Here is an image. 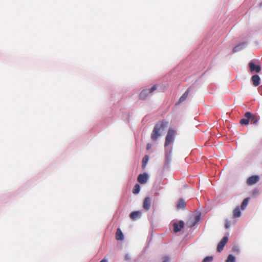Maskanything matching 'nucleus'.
Here are the masks:
<instances>
[{
    "label": "nucleus",
    "instance_id": "f257e3e1",
    "mask_svg": "<svg viewBox=\"0 0 262 262\" xmlns=\"http://www.w3.org/2000/svg\"><path fill=\"white\" fill-rule=\"evenodd\" d=\"M168 123L164 121L158 122L155 126L151 134V139L153 141H156L161 136V131L164 130Z\"/></svg>",
    "mask_w": 262,
    "mask_h": 262
},
{
    "label": "nucleus",
    "instance_id": "f03ea898",
    "mask_svg": "<svg viewBox=\"0 0 262 262\" xmlns=\"http://www.w3.org/2000/svg\"><path fill=\"white\" fill-rule=\"evenodd\" d=\"M177 135V132L175 130L170 129L167 132V134L165 138V142L164 146L165 147L168 146L174 142V137Z\"/></svg>",
    "mask_w": 262,
    "mask_h": 262
},
{
    "label": "nucleus",
    "instance_id": "7ed1b4c3",
    "mask_svg": "<svg viewBox=\"0 0 262 262\" xmlns=\"http://www.w3.org/2000/svg\"><path fill=\"white\" fill-rule=\"evenodd\" d=\"M157 86L156 85H155L152 86V88L150 89L143 90L140 93V94L139 96L140 98L142 100L145 99L147 97L148 95L149 94H150L151 93H152V92H154V91H155L157 89Z\"/></svg>",
    "mask_w": 262,
    "mask_h": 262
},
{
    "label": "nucleus",
    "instance_id": "20e7f679",
    "mask_svg": "<svg viewBox=\"0 0 262 262\" xmlns=\"http://www.w3.org/2000/svg\"><path fill=\"white\" fill-rule=\"evenodd\" d=\"M259 180L258 176L254 175L250 177L247 180V184L248 185H252L256 184Z\"/></svg>",
    "mask_w": 262,
    "mask_h": 262
},
{
    "label": "nucleus",
    "instance_id": "39448f33",
    "mask_svg": "<svg viewBox=\"0 0 262 262\" xmlns=\"http://www.w3.org/2000/svg\"><path fill=\"white\" fill-rule=\"evenodd\" d=\"M173 231L175 233L180 232L184 226V223L182 221H179L178 223H174L173 225Z\"/></svg>",
    "mask_w": 262,
    "mask_h": 262
},
{
    "label": "nucleus",
    "instance_id": "423d86ee",
    "mask_svg": "<svg viewBox=\"0 0 262 262\" xmlns=\"http://www.w3.org/2000/svg\"><path fill=\"white\" fill-rule=\"evenodd\" d=\"M228 241L227 236L224 237L222 239L220 242L217 246V250L218 252H221L223 250L225 245L226 244Z\"/></svg>",
    "mask_w": 262,
    "mask_h": 262
},
{
    "label": "nucleus",
    "instance_id": "0eeeda50",
    "mask_svg": "<svg viewBox=\"0 0 262 262\" xmlns=\"http://www.w3.org/2000/svg\"><path fill=\"white\" fill-rule=\"evenodd\" d=\"M200 217L199 215H196L194 219H190L187 222V225L191 228L193 227L197 222L199 221Z\"/></svg>",
    "mask_w": 262,
    "mask_h": 262
},
{
    "label": "nucleus",
    "instance_id": "6e6552de",
    "mask_svg": "<svg viewBox=\"0 0 262 262\" xmlns=\"http://www.w3.org/2000/svg\"><path fill=\"white\" fill-rule=\"evenodd\" d=\"M244 117L245 118H242L241 119L240 123L242 125H247L250 122L251 113L250 112H246L244 115Z\"/></svg>",
    "mask_w": 262,
    "mask_h": 262
},
{
    "label": "nucleus",
    "instance_id": "1a4fd4ad",
    "mask_svg": "<svg viewBox=\"0 0 262 262\" xmlns=\"http://www.w3.org/2000/svg\"><path fill=\"white\" fill-rule=\"evenodd\" d=\"M148 180V175L146 173L140 174L137 178L138 181L142 184H145Z\"/></svg>",
    "mask_w": 262,
    "mask_h": 262
},
{
    "label": "nucleus",
    "instance_id": "9d476101",
    "mask_svg": "<svg viewBox=\"0 0 262 262\" xmlns=\"http://www.w3.org/2000/svg\"><path fill=\"white\" fill-rule=\"evenodd\" d=\"M249 66L251 72H255L259 73L260 71L261 68L259 65H255L253 62H250L249 63Z\"/></svg>",
    "mask_w": 262,
    "mask_h": 262
},
{
    "label": "nucleus",
    "instance_id": "9b49d317",
    "mask_svg": "<svg viewBox=\"0 0 262 262\" xmlns=\"http://www.w3.org/2000/svg\"><path fill=\"white\" fill-rule=\"evenodd\" d=\"M141 216V212L140 211H135L130 213L129 217L132 220H136Z\"/></svg>",
    "mask_w": 262,
    "mask_h": 262
},
{
    "label": "nucleus",
    "instance_id": "f8f14e48",
    "mask_svg": "<svg viewBox=\"0 0 262 262\" xmlns=\"http://www.w3.org/2000/svg\"><path fill=\"white\" fill-rule=\"evenodd\" d=\"M150 206L151 201L150 198L149 197L145 198L143 202V208L146 210H148L150 207Z\"/></svg>",
    "mask_w": 262,
    "mask_h": 262
},
{
    "label": "nucleus",
    "instance_id": "ddd939ff",
    "mask_svg": "<svg viewBox=\"0 0 262 262\" xmlns=\"http://www.w3.org/2000/svg\"><path fill=\"white\" fill-rule=\"evenodd\" d=\"M251 80L253 84L255 86H258L260 84V77L258 75H254L252 76Z\"/></svg>",
    "mask_w": 262,
    "mask_h": 262
},
{
    "label": "nucleus",
    "instance_id": "4468645a",
    "mask_svg": "<svg viewBox=\"0 0 262 262\" xmlns=\"http://www.w3.org/2000/svg\"><path fill=\"white\" fill-rule=\"evenodd\" d=\"M116 239L117 241H122L124 239V235L121 229L118 228L116 233Z\"/></svg>",
    "mask_w": 262,
    "mask_h": 262
},
{
    "label": "nucleus",
    "instance_id": "2eb2a0df",
    "mask_svg": "<svg viewBox=\"0 0 262 262\" xmlns=\"http://www.w3.org/2000/svg\"><path fill=\"white\" fill-rule=\"evenodd\" d=\"M186 206V203L184 201V200L181 199L179 200L178 204L177 205V208L178 209H181L185 208Z\"/></svg>",
    "mask_w": 262,
    "mask_h": 262
},
{
    "label": "nucleus",
    "instance_id": "dca6fc26",
    "mask_svg": "<svg viewBox=\"0 0 262 262\" xmlns=\"http://www.w3.org/2000/svg\"><path fill=\"white\" fill-rule=\"evenodd\" d=\"M259 120V118L255 115H253L251 113V117L250 118V121L251 123L254 124H257Z\"/></svg>",
    "mask_w": 262,
    "mask_h": 262
},
{
    "label": "nucleus",
    "instance_id": "f3484780",
    "mask_svg": "<svg viewBox=\"0 0 262 262\" xmlns=\"http://www.w3.org/2000/svg\"><path fill=\"white\" fill-rule=\"evenodd\" d=\"M189 93V89H188L183 94V95L180 98L179 100V103H181L183 101H184L187 98L188 95Z\"/></svg>",
    "mask_w": 262,
    "mask_h": 262
},
{
    "label": "nucleus",
    "instance_id": "a211bd4d",
    "mask_svg": "<svg viewBox=\"0 0 262 262\" xmlns=\"http://www.w3.org/2000/svg\"><path fill=\"white\" fill-rule=\"evenodd\" d=\"M241 215V212L240 211V209L239 207H236L233 211V216L234 217L236 218L239 217Z\"/></svg>",
    "mask_w": 262,
    "mask_h": 262
},
{
    "label": "nucleus",
    "instance_id": "6ab92c4d",
    "mask_svg": "<svg viewBox=\"0 0 262 262\" xmlns=\"http://www.w3.org/2000/svg\"><path fill=\"white\" fill-rule=\"evenodd\" d=\"M249 201V198H246V199H245L244 200V201H243V202L241 204V208L242 210H244L246 208V207L248 205Z\"/></svg>",
    "mask_w": 262,
    "mask_h": 262
},
{
    "label": "nucleus",
    "instance_id": "aec40b11",
    "mask_svg": "<svg viewBox=\"0 0 262 262\" xmlns=\"http://www.w3.org/2000/svg\"><path fill=\"white\" fill-rule=\"evenodd\" d=\"M140 190V186L139 184H136L133 189V193L134 194H138Z\"/></svg>",
    "mask_w": 262,
    "mask_h": 262
},
{
    "label": "nucleus",
    "instance_id": "412c9836",
    "mask_svg": "<svg viewBox=\"0 0 262 262\" xmlns=\"http://www.w3.org/2000/svg\"><path fill=\"white\" fill-rule=\"evenodd\" d=\"M235 257L233 255L230 254L228 255L227 259L226 260V262H235Z\"/></svg>",
    "mask_w": 262,
    "mask_h": 262
},
{
    "label": "nucleus",
    "instance_id": "4be33fe9",
    "mask_svg": "<svg viewBox=\"0 0 262 262\" xmlns=\"http://www.w3.org/2000/svg\"><path fill=\"white\" fill-rule=\"evenodd\" d=\"M148 161V157L147 156H145L142 160V166L143 167L146 166Z\"/></svg>",
    "mask_w": 262,
    "mask_h": 262
},
{
    "label": "nucleus",
    "instance_id": "5701e85b",
    "mask_svg": "<svg viewBox=\"0 0 262 262\" xmlns=\"http://www.w3.org/2000/svg\"><path fill=\"white\" fill-rule=\"evenodd\" d=\"M213 259V257L212 256H206L203 259V262H212Z\"/></svg>",
    "mask_w": 262,
    "mask_h": 262
},
{
    "label": "nucleus",
    "instance_id": "b1692460",
    "mask_svg": "<svg viewBox=\"0 0 262 262\" xmlns=\"http://www.w3.org/2000/svg\"><path fill=\"white\" fill-rule=\"evenodd\" d=\"M230 223L229 221H228V220H226V224H225V228L226 229H228L230 227Z\"/></svg>",
    "mask_w": 262,
    "mask_h": 262
},
{
    "label": "nucleus",
    "instance_id": "393cba45",
    "mask_svg": "<svg viewBox=\"0 0 262 262\" xmlns=\"http://www.w3.org/2000/svg\"><path fill=\"white\" fill-rule=\"evenodd\" d=\"M258 193V190L256 189H254L253 191H252V194L253 195H256Z\"/></svg>",
    "mask_w": 262,
    "mask_h": 262
},
{
    "label": "nucleus",
    "instance_id": "a878e982",
    "mask_svg": "<svg viewBox=\"0 0 262 262\" xmlns=\"http://www.w3.org/2000/svg\"><path fill=\"white\" fill-rule=\"evenodd\" d=\"M239 47L238 46H236L235 47V48H234V49H233V52L234 53V52H236L237 51H238V49H239Z\"/></svg>",
    "mask_w": 262,
    "mask_h": 262
},
{
    "label": "nucleus",
    "instance_id": "bb28decb",
    "mask_svg": "<svg viewBox=\"0 0 262 262\" xmlns=\"http://www.w3.org/2000/svg\"><path fill=\"white\" fill-rule=\"evenodd\" d=\"M152 147V145L150 143H148L147 145V150H149Z\"/></svg>",
    "mask_w": 262,
    "mask_h": 262
},
{
    "label": "nucleus",
    "instance_id": "cd10ccee",
    "mask_svg": "<svg viewBox=\"0 0 262 262\" xmlns=\"http://www.w3.org/2000/svg\"><path fill=\"white\" fill-rule=\"evenodd\" d=\"M258 92L262 95V85L258 88Z\"/></svg>",
    "mask_w": 262,
    "mask_h": 262
},
{
    "label": "nucleus",
    "instance_id": "c85d7f7f",
    "mask_svg": "<svg viewBox=\"0 0 262 262\" xmlns=\"http://www.w3.org/2000/svg\"><path fill=\"white\" fill-rule=\"evenodd\" d=\"M233 251H238V249L237 248V247H233Z\"/></svg>",
    "mask_w": 262,
    "mask_h": 262
},
{
    "label": "nucleus",
    "instance_id": "c756f323",
    "mask_svg": "<svg viewBox=\"0 0 262 262\" xmlns=\"http://www.w3.org/2000/svg\"><path fill=\"white\" fill-rule=\"evenodd\" d=\"M100 262H108L107 260L106 259H102Z\"/></svg>",
    "mask_w": 262,
    "mask_h": 262
},
{
    "label": "nucleus",
    "instance_id": "7c9ffc66",
    "mask_svg": "<svg viewBox=\"0 0 262 262\" xmlns=\"http://www.w3.org/2000/svg\"><path fill=\"white\" fill-rule=\"evenodd\" d=\"M163 262H168V259L167 258H165Z\"/></svg>",
    "mask_w": 262,
    "mask_h": 262
}]
</instances>
